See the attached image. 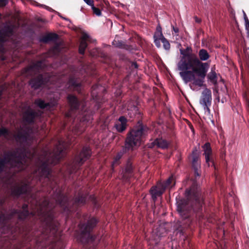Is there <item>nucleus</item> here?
Returning a JSON list of instances; mask_svg holds the SVG:
<instances>
[{
	"label": "nucleus",
	"mask_w": 249,
	"mask_h": 249,
	"mask_svg": "<svg viewBox=\"0 0 249 249\" xmlns=\"http://www.w3.org/2000/svg\"><path fill=\"white\" fill-rule=\"evenodd\" d=\"M112 44L116 47H121L123 45V43L122 42L114 40L112 42Z\"/></svg>",
	"instance_id": "obj_40"
},
{
	"label": "nucleus",
	"mask_w": 249,
	"mask_h": 249,
	"mask_svg": "<svg viewBox=\"0 0 249 249\" xmlns=\"http://www.w3.org/2000/svg\"><path fill=\"white\" fill-rule=\"evenodd\" d=\"M68 100L71 109H76L79 107V102L75 96L69 95L68 97Z\"/></svg>",
	"instance_id": "obj_26"
},
{
	"label": "nucleus",
	"mask_w": 249,
	"mask_h": 249,
	"mask_svg": "<svg viewBox=\"0 0 249 249\" xmlns=\"http://www.w3.org/2000/svg\"><path fill=\"white\" fill-rule=\"evenodd\" d=\"M175 185V178L173 176H171L165 182L159 183L157 186L152 187L150 192L153 200H155L158 196H161L165 189H170Z\"/></svg>",
	"instance_id": "obj_8"
},
{
	"label": "nucleus",
	"mask_w": 249,
	"mask_h": 249,
	"mask_svg": "<svg viewBox=\"0 0 249 249\" xmlns=\"http://www.w3.org/2000/svg\"><path fill=\"white\" fill-rule=\"evenodd\" d=\"M208 78L211 82L214 84L216 83V74L214 71L212 70L208 74Z\"/></svg>",
	"instance_id": "obj_33"
},
{
	"label": "nucleus",
	"mask_w": 249,
	"mask_h": 249,
	"mask_svg": "<svg viewBox=\"0 0 249 249\" xmlns=\"http://www.w3.org/2000/svg\"><path fill=\"white\" fill-rule=\"evenodd\" d=\"M28 205L24 204L22 206V210H13L11 211L10 214L5 215L4 214H2L0 216V222L2 224H5L6 221L12 219L13 217H17L18 219L22 220L26 218L29 215V213L27 210Z\"/></svg>",
	"instance_id": "obj_11"
},
{
	"label": "nucleus",
	"mask_w": 249,
	"mask_h": 249,
	"mask_svg": "<svg viewBox=\"0 0 249 249\" xmlns=\"http://www.w3.org/2000/svg\"><path fill=\"white\" fill-rule=\"evenodd\" d=\"M40 115H41V112H36L30 108H28V109L24 113L23 118L26 122L31 123L33 122L34 119L36 117L39 116Z\"/></svg>",
	"instance_id": "obj_20"
},
{
	"label": "nucleus",
	"mask_w": 249,
	"mask_h": 249,
	"mask_svg": "<svg viewBox=\"0 0 249 249\" xmlns=\"http://www.w3.org/2000/svg\"><path fill=\"white\" fill-rule=\"evenodd\" d=\"M7 0H0V7L5 6L7 3Z\"/></svg>",
	"instance_id": "obj_44"
},
{
	"label": "nucleus",
	"mask_w": 249,
	"mask_h": 249,
	"mask_svg": "<svg viewBox=\"0 0 249 249\" xmlns=\"http://www.w3.org/2000/svg\"><path fill=\"white\" fill-rule=\"evenodd\" d=\"M190 223V220L188 219L186 222H184L183 224H186L187 225H189Z\"/></svg>",
	"instance_id": "obj_50"
},
{
	"label": "nucleus",
	"mask_w": 249,
	"mask_h": 249,
	"mask_svg": "<svg viewBox=\"0 0 249 249\" xmlns=\"http://www.w3.org/2000/svg\"><path fill=\"white\" fill-rule=\"evenodd\" d=\"M35 104L41 109L49 110L56 105V101L53 100V101L47 103L42 99H38L36 100Z\"/></svg>",
	"instance_id": "obj_21"
},
{
	"label": "nucleus",
	"mask_w": 249,
	"mask_h": 249,
	"mask_svg": "<svg viewBox=\"0 0 249 249\" xmlns=\"http://www.w3.org/2000/svg\"><path fill=\"white\" fill-rule=\"evenodd\" d=\"M70 86H71L74 90H79V89L81 86L79 81L74 78H71L69 80Z\"/></svg>",
	"instance_id": "obj_28"
},
{
	"label": "nucleus",
	"mask_w": 249,
	"mask_h": 249,
	"mask_svg": "<svg viewBox=\"0 0 249 249\" xmlns=\"http://www.w3.org/2000/svg\"><path fill=\"white\" fill-rule=\"evenodd\" d=\"M16 156L21 157L23 161V166L20 168L18 166H14L13 168L7 167L6 170L3 171L10 172V173H15L22 170L24 169L27 166H28V160H32L35 157L34 154L32 155L26 153V150L24 148H17L16 149Z\"/></svg>",
	"instance_id": "obj_10"
},
{
	"label": "nucleus",
	"mask_w": 249,
	"mask_h": 249,
	"mask_svg": "<svg viewBox=\"0 0 249 249\" xmlns=\"http://www.w3.org/2000/svg\"><path fill=\"white\" fill-rule=\"evenodd\" d=\"M149 133L150 130L148 127L140 124L130 132L126 140L125 148L129 150L132 149L133 146L139 145Z\"/></svg>",
	"instance_id": "obj_5"
},
{
	"label": "nucleus",
	"mask_w": 249,
	"mask_h": 249,
	"mask_svg": "<svg viewBox=\"0 0 249 249\" xmlns=\"http://www.w3.org/2000/svg\"><path fill=\"white\" fill-rule=\"evenodd\" d=\"M163 37H164L162 35V32L156 31L154 35V39H161V41L162 40Z\"/></svg>",
	"instance_id": "obj_36"
},
{
	"label": "nucleus",
	"mask_w": 249,
	"mask_h": 249,
	"mask_svg": "<svg viewBox=\"0 0 249 249\" xmlns=\"http://www.w3.org/2000/svg\"><path fill=\"white\" fill-rule=\"evenodd\" d=\"M91 154L90 150L89 147H84L78 157L75 160V164L77 166H81L87 159L89 158Z\"/></svg>",
	"instance_id": "obj_15"
},
{
	"label": "nucleus",
	"mask_w": 249,
	"mask_h": 249,
	"mask_svg": "<svg viewBox=\"0 0 249 249\" xmlns=\"http://www.w3.org/2000/svg\"><path fill=\"white\" fill-rule=\"evenodd\" d=\"M182 232V231L181 230H180V233H181Z\"/></svg>",
	"instance_id": "obj_53"
},
{
	"label": "nucleus",
	"mask_w": 249,
	"mask_h": 249,
	"mask_svg": "<svg viewBox=\"0 0 249 249\" xmlns=\"http://www.w3.org/2000/svg\"><path fill=\"white\" fill-rule=\"evenodd\" d=\"M45 65L44 61H39L34 63L29 67L27 68L26 74L27 75H32L38 72L39 73L40 72V71L44 68Z\"/></svg>",
	"instance_id": "obj_14"
},
{
	"label": "nucleus",
	"mask_w": 249,
	"mask_h": 249,
	"mask_svg": "<svg viewBox=\"0 0 249 249\" xmlns=\"http://www.w3.org/2000/svg\"><path fill=\"white\" fill-rule=\"evenodd\" d=\"M192 166L195 172V177L196 178L200 176L199 173V169L200 168V163L199 162H196V163H192Z\"/></svg>",
	"instance_id": "obj_34"
},
{
	"label": "nucleus",
	"mask_w": 249,
	"mask_h": 249,
	"mask_svg": "<svg viewBox=\"0 0 249 249\" xmlns=\"http://www.w3.org/2000/svg\"><path fill=\"white\" fill-rule=\"evenodd\" d=\"M185 196L187 200L181 199L177 202V210L184 220L190 216L191 207L194 205H196V207H200L203 200L200 190L196 182L193 183L190 189L186 191Z\"/></svg>",
	"instance_id": "obj_3"
},
{
	"label": "nucleus",
	"mask_w": 249,
	"mask_h": 249,
	"mask_svg": "<svg viewBox=\"0 0 249 249\" xmlns=\"http://www.w3.org/2000/svg\"><path fill=\"white\" fill-rule=\"evenodd\" d=\"M88 5L92 6L93 4L94 1L93 0H83Z\"/></svg>",
	"instance_id": "obj_43"
},
{
	"label": "nucleus",
	"mask_w": 249,
	"mask_h": 249,
	"mask_svg": "<svg viewBox=\"0 0 249 249\" xmlns=\"http://www.w3.org/2000/svg\"><path fill=\"white\" fill-rule=\"evenodd\" d=\"M132 168L130 165H127L125 169V172L124 173L123 178L124 179H127L130 176L132 172Z\"/></svg>",
	"instance_id": "obj_32"
},
{
	"label": "nucleus",
	"mask_w": 249,
	"mask_h": 249,
	"mask_svg": "<svg viewBox=\"0 0 249 249\" xmlns=\"http://www.w3.org/2000/svg\"><path fill=\"white\" fill-rule=\"evenodd\" d=\"M29 191V187L25 183H17L11 188L12 195L15 196L22 194H27Z\"/></svg>",
	"instance_id": "obj_13"
},
{
	"label": "nucleus",
	"mask_w": 249,
	"mask_h": 249,
	"mask_svg": "<svg viewBox=\"0 0 249 249\" xmlns=\"http://www.w3.org/2000/svg\"><path fill=\"white\" fill-rule=\"evenodd\" d=\"M156 31H160L161 32V28L160 26H158L157 27V30Z\"/></svg>",
	"instance_id": "obj_48"
},
{
	"label": "nucleus",
	"mask_w": 249,
	"mask_h": 249,
	"mask_svg": "<svg viewBox=\"0 0 249 249\" xmlns=\"http://www.w3.org/2000/svg\"><path fill=\"white\" fill-rule=\"evenodd\" d=\"M0 137H3L7 140H15L17 142H19L23 144H28L29 143L28 142L29 138L28 134L23 132L22 130L13 132L5 128L1 127L0 128Z\"/></svg>",
	"instance_id": "obj_7"
},
{
	"label": "nucleus",
	"mask_w": 249,
	"mask_h": 249,
	"mask_svg": "<svg viewBox=\"0 0 249 249\" xmlns=\"http://www.w3.org/2000/svg\"><path fill=\"white\" fill-rule=\"evenodd\" d=\"M66 143L62 140L58 142L53 152L44 151L38 157L37 164L39 165L38 172L41 177H44L46 181H49L48 185L52 187L53 182H51L50 164H56L59 160L62 158L66 149Z\"/></svg>",
	"instance_id": "obj_2"
},
{
	"label": "nucleus",
	"mask_w": 249,
	"mask_h": 249,
	"mask_svg": "<svg viewBox=\"0 0 249 249\" xmlns=\"http://www.w3.org/2000/svg\"><path fill=\"white\" fill-rule=\"evenodd\" d=\"M161 42L163 43L164 48L166 50H169L170 48V45L167 40L165 37H163Z\"/></svg>",
	"instance_id": "obj_35"
},
{
	"label": "nucleus",
	"mask_w": 249,
	"mask_h": 249,
	"mask_svg": "<svg viewBox=\"0 0 249 249\" xmlns=\"http://www.w3.org/2000/svg\"><path fill=\"white\" fill-rule=\"evenodd\" d=\"M57 36L56 34H48L42 38V41L44 42H47L49 41L53 40L56 39L57 38Z\"/></svg>",
	"instance_id": "obj_31"
},
{
	"label": "nucleus",
	"mask_w": 249,
	"mask_h": 249,
	"mask_svg": "<svg viewBox=\"0 0 249 249\" xmlns=\"http://www.w3.org/2000/svg\"><path fill=\"white\" fill-rule=\"evenodd\" d=\"M155 145L158 147L165 149L167 148L168 146V142L162 139H156L154 142L149 144V147L152 148Z\"/></svg>",
	"instance_id": "obj_24"
},
{
	"label": "nucleus",
	"mask_w": 249,
	"mask_h": 249,
	"mask_svg": "<svg viewBox=\"0 0 249 249\" xmlns=\"http://www.w3.org/2000/svg\"><path fill=\"white\" fill-rule=\"evenodd\" d=\"M13 26L11 25H6L0 30V44L5 41L7 37L13 35Z\"/></svg>",
	"instance_id": "obj_16"
},
{
	"label": "nucleus",
	"mask_w": 249,
	"mask_h": 249,
	"mask_svg": "<svg viewBox=\"0 0 249 249\" xmlns=\"http://www.w3.org/2000/svg\"><path fill=\"white\" fill-rule=\"evenodd\" d=\"M30 214L32 216H38L39 219L45 222L47 232L49 231L51 235H55L58 230V223L53 219L51 206L47 200H45L41 204H37Z\"/></svg>",
	"instance_id": "obj_4"
},
{
	"label": "nucleus",
	"mask_w": 249,
	"mask_h": 249,
	"mask_svg": "<svg viewBox=\"0 0 249 249\" xmlns=\"http://www.w3.org/2000/svg\"><path fill=\"white\" fill-rule=\"evenodd\" d=\"M52 52L54 54H56L60 52V46L59 44H56L52 49Z\"/></svg>",
	"instance_id": "obj_38"
},
{
	"label": "nucleus",
	"mask_w": 249,
	"mask_h": 249,
	"mask_svg": "<svg viewBox=\"0 0 249 249\" xmlns=\"http://www.w3.org/2000/svg\"><path fill=\"white\" fill-rule=\"evenodd\" d=\"M9 230H10V231H11V232H13V230H12V229H9Z\"/></svg>",
	"instance_id": "obj_52"
},
{
	"label": "nucleus",
	"mask_w": 249,
	"mask_h": 249,
	"mask_svg": "<svg viewBox=\"0 0 249 249\" xmlns=\"http://www.w3.org/2000/svg\"><path fill=\"white\" fill-rule=\"evenodd\" d=\"M91 9L93 10L94 14L97 16H100L101 15L102 13L100 10L99 8L95 7L94 6V4L91 6Z\"/></svg>",
	"instance_id": "obj_37"
},
{
	"label": "nucleus",
	"mask_w": 249,
	"mask_h": 249,
	"mask_svg": "<svg viewBox=\"0 0 249 249\" xmlns=\"http://www.w3.org/2000/svg\"><path fill=\"white\" fill-rule=\"evenodd\" d=\"M166 232L167 230L165 225L161 224L153 231L152 238L155 240V243L157 244L159 241L160 238L165 236Z\"/></svg>",
	"instance_id": "obj_18"
},
{
	"label": "nucleus",
	"mask_w": 249,
	"mask_h": 249,
	"mask_svg": "<svg viewBox=\"0 0 249 249\" xmlns=\"http://www.w3.org/2000/svg\"><path fill=\"white\" fill-rule=\"evenodd\" d=\"M96 223L97 220L94 218H92L88 220L87 224L79 225L82 242L88 243L94 240V237L91 235L90 232Z\"/></svg>",
	"instance_id": "obj_9"
},
{
	"label": "nucleus",
	"mask_w": 249,
	"mask_h": 249,
	"mask_svg": "<svg viewBox=\"0 0 249 249\" xmlns=\"http://www.w3.org/2000/svg\"><path fill=\"white\" fill-rule=\"evenodd\" d=\"M192 163H196V162H199L198 161V157L195 155L194 152L193 153V158H192Z\"/></svg>",
	"instance_id": "obj_41"
},
{
	"label": "nucleus",
	"mask_w": 249,
	"mask_h": 249,
	"mask_svg": "<svg viewBox=\"0 0 249 249\" xmlns=\"http://www.w3.org/2000/svg\"><path fill=\"white\" fill-rule=\"evenodd\" d=\"M124 151H120L117 155L115 157L112 163V168H113L116 165H118L120 163V160L122 158Z\"/></svg>",
	"instance_id": "obj_29"
},
{
	"label": "nucleus",
	"mask_w": 249,
	"mask_h": 249,
	"mask_svg": "<svg viewBox=\"0 0 249 249\" xmlns=\"http://www.w3.org/2000/svg\"><path fill=\"white\" fill-rule=\"evenodd\" d=\"M131 67L132 68H134L136 69L138 68V65L136 63L133 62L132 63Z\"/></svg>",
	"instance_id": "obj_47"
},
{
	"label": "nucleus",
	"mask_w": 249,
	"mask_h": 249,
	"mask_svg": "<svg viewBox=\"0 0 249 249\" xmlns=\"http://www.w3.org/2000/svg\"><path fill=\"white\" fill-rule=\"evenodd\" d=\"M180 60L177 64V67L179 72V75L185 84L193 81L190 84L201 87L204 85V79L210 67L208 63L201 62L198 56L192 53V48L187 47L186 49H180Z\"/></svg>",
	"instance_id": "obj_1"
},
{
	"label": "nucleus",
	"mask_w": 249,
	"mask_h": 249,
	"mask_svg": "<svg viewBox=\"0 0 249 249\" xmlns=\"http://www.w3.org/2000/svg\"><path fill=\"white\" fill-rule=\"evenodd\" d=\"M49 81V78L44 77L42 74H39L37 77L33 78L30 81V85L32 88L37 89Z\"/></svg>",
	"instance_id": "obj_17"
},
{
	"label": "nucleus",
	"mask_w": 249,
	"mask_h": 249,
	"mask_svg": "<svg viewBox=\"0 0 249 249\" xmlns=\"http://www.w3.org/2000/svg\"><path fill=\"white\" fill-rule=\"evenodd\" d=\"M212 93L210 89L206 88L202 92L200 104L202 106L205 113L210 114L209 107L211 105Z\"/></svg>",
	"instance_id": "obj_12"
},
{
	"label": "nucleus",
	"mask_w": 249,
	"mask_h": 249,
	"mask_svg": "<svg viewBox=\"0 0 249 249\" xmlns=\"http://www.w3.org/2000/svg\"><path fill=\"white\" fill-rule=\"evenodd\" d=\"M67 117H70L71 115L69 114V113H68L67 114Z\"/></svg>",
	"instance_id": "obj_51"
},
{
	"label": "nucleus",
	"mask_w": 249,
	"mask_h": 249,
	"mask_svg": "<svg viewBox=\"0 0 249 249\" xmlns=\"http://www.w3.org/2000/svg\"><path fill=\"white\" fill-rule=\"evenodd\" d=\"M173 30L175 33H178V29L177 28H174L173 27Z\"/></svg>",
	"instance_id": "obj_49"
},
{
	"label": "nucleus",
	"mask_w": 249,
	"mask_h": 249,
	"mask_svg": "<svg viewBox=\"0 0 249 249\" xmlns=\"http://www.w3.org/2000/svg\"><path fill=\"white\" fill-rule=\"evenodd\" d=\"M198 59L201 62H202L206 61L209 59L210 55L207 50L204 49H200L198 52Z\"/></svg>",
	"instance_id": "obj_27"
},
{
	"label": "nucleus",
	"mask_w": 249,
	"mask_h": 249,
	"mask_svg": "<svg viewBox=\"0 0 249 249\" xmlns=\"http://www.w3.org/2000/svg\"><path fill=\"white\" fill-rule=\"evenodd\" d=\"M56 203L63 207L65 211H69V199L67 196H64L61 193L57 194L55 198Z\"/></svg>",
	"instance_id": "obj_19"
},
{
	"label": "nucleus",
	"mask_w": 249,
	"mask_h": 249,
	"mask_svg": "<svg viewBox=\"0 0 249 249\" xmlns=\"http://www.w3.org/2000/svg\"><path fill=\"white\" fill-rule=\"evenodd\" d=\"M203 149L204 151V155L205 157V160L208 166H209V162L211 161V156L212 154V149L209 143H205L203 146Z\"/></svg>",
	"instance_id": "obj_25"
},
{
	"label": "nucleus",
	"mask_w": 249,
	"mask_h": 249,
	"mask_svg": "<svg viewBox=\"0 0 249 249\" xmlns=\"http://www.w3.org/2000/svg\"><path fill=\"white\" fill-rule=\"evenodd\" d=\"M16 149L5 151L2 158H0V173L6 170L7 167L13 168L18 166L20 168L23 166V161L21 157L16 156Z\"/></svg>",
	"instance_id": "obj_6"
},
{
	"label": "nucleus",
	"mask_w": 249,
	"mask_h": 249,
	"mask_svg": "<svg viewBox=\"0 0 249 249\" xmlns=\"http://www.w3.org/2000/svg\"><path fill=\"white\" fill-rule=\"evenodd\" d=\"M89 119L87 118L86 115H84V116L81 119V122H84L85 121H89Z\"/></svg>",
	"instance_id": "obj_46"
},
{
	"label": "nucleus",
	"mask_w": 249,
	"mask_h": 249,
	"mask_svg": "<svg viewBox=\"0 0 249 249\" xmlns=\"http://www.w3.org/2000/svg\"><path fill=\"white\" fill-rule=\"evenodd\" d=\"M86 201V197L83 195H79L78 197H76L74 199V203L75 204L80 205L84 204Z\"/></svg>",
	"instance_id": "obj_30"
},
{
	"label": "nucleus",
	"mask_w": 249,
	"mask_h": 249,
	"mask_svg": "<svg viewBox=\"0 0 249 249\" xmlns=\"http://www.w3.org/2000/svg\"><path fill=\"white\" fill-rule=\"evenodd\" d=\"M126 126L127 120L124 116L120 117L115 124V127L119 132L124 131L126 129Z\"/></svg>",
	"instance_id": "obj_23"
},
{
	"label": "nucleus",
	"mask_w": 249,
	"mask_h": 249,
	"mask_svg": "<svg viewBox=\"0 0 249 249\" xmlns=\"http://www.w3.org/2000/svg\"><path fill=\"white\" fill-rule=\"evenodd\" d=\"M244 13V18L245 22V25L246 28L247 29H248L249 28V20L248 18V17H247V15L244 11H243Z\"/></svg>",
	"instance_id": "obj_39"
},
{
	"label": "nucleus",
	"mask_w": 249,
	"mask_h": 249,
	"mask_svg": "<svg viewBox=\"0 0 249 249\" xmlns=\"http://www.w3.org/2000/svg\"><path fill=\"white\" fill-rule=\"evenodd\" d=\"M98 88V85H95L94 86L92 87V92H91V94L92 96H94V94H95V92L94 91V90Z\"/></svg>",
	"instance_id": "obj_45"
},
{
	"label": "nucleus",
	"mask_w": 249,
	"mask_h": 249,
	"mask_svg": "<svg viewBox=\"0 0 249 249\" xmlns=\"http://www.w3.org/2000/svg\"><path fill=\"white\" fill-rule=\"evenodd\" d=\"M90 41V36L88 34L85 33L82 34V36L81 39V41L79 47V52L80 54H83L85 53V50L87 47V41Z\"/></svg>",
	"instance_id": "obj_22"
},
{
	"label": "nucleus",
	"mask_w": 249,
	"mask_h": 249,
	"mask_svg": "<svg viewBox=\"0 0 249 249\" xmlns=\"http://www.w3.org/2000/svg\"><path fill=\"white\" fill-rule=\"evenodd\" d=\"M160 40H161V39H154V43L156 46L158 48L160 47Z\"/></svg>",
	"instance_id": "obj_42"
}]
</instances>
